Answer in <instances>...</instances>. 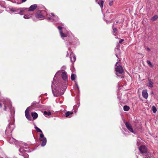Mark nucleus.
<instances>
[{
	"label": "nucleus",
	"instance_id": "obj_1",
	"mask_svg": "<svg viewBox=\"0 0 158 158\" xmlns=\"http://www.w3.org/2000/svg\"><path fill=\"white\" fill-rule=\"evenodd\" d=\"M61 72V71H59L55 74L51 85L52 92L55 97L62 95L67 87L66 86L62 85L61 79L58 77V74Z\"/></svg>",
	"mask_w": 158,
	"mask_h": 158
},
{
	"label": "nucleus",
	"instance_id": "obj_2",
	"mask_svg": "<svg viewBox=\"0 0 158 158\" xmlns=\"http://www.w3.org/2000/svg\"><path fill=\"white\" fill-rule=\"evenodd\" d=\"M47 10L43 5H40V20L45 19V17L46 16L48 18V19L52 22L53 21L55 22L59 20V18L57 16H55L53 17H49L48 15L47 14L46 11Z\"/></svg>",
	"mask_w": 158,
	"mask_h": 158
},
{
	"label": "nucleus",
	"instance_id": "obj_3",
	"mask_svg": "<svg viewBox=\"0 0 158 158\" xmlns=\"http://www.w3.org/2000/svg\"><path fill=\"white\" fill-rule=\"evenodd\" d=\"M58 29L59 30L60 35L62 38L67 37L66 41H67L66 42V44L68 47L69 46L72 45L73 44L71 42L73 38V36H69L67 33H63V31L62 30V27L60 26L57 27Z\"/></svg>",
	"mask_w": 158,
	"mask_h": 158
},
{
	"label": "nucleus",
	"instance_id": "obj_4",
	"mask_svg": "<svg viewBox=\"0 0 158 158\" xmlns=\"http://www.w3.org/2000/svg\"><path fill=\"white\" fill-rule=\"evenodd\" d=\"M119 61H118V62L116 63L115 65L116 74L118 77L122 78V75L123 72V69L121 66L119 65H117L119 63Z\"/></svg>",
	"mask_w": 158,
	"mask_h": 158
},
{
	"label": "nucleus",
	"instance_id": "obj_5",
	"mask_svg": "<svg viewBox=\"0 0 158 158\" xmlns=\"http://www.w3.org/2000/svg\"><path fill=\"white\" fill-rule=\"evenodd\" d=\"M139 150L142 154H145V156H146L145 158H150L151 156L150 153L147 152V148L145 145H141L139 148Z\"/></svg>",
	"mask_w": 158,
	"mask_h": 158
},
{
	"label": "nucleus",
	"instance_id": "obj_6",
	"mask_svg": "<svg viewBox=\"0 0 158 158\" xmlns=\"http://www.w3.org/2000/svg\"><path fill=\"white\" fill-rule=\"evenodd\" d=\"M40 141H41V146L44 147L47 143V139L44 137L42 131L40 129Z\"/></svg>",
	"mask_w": 158,
	"mask_h": 158
},
{
	"label": "nucleus",
	"instance_id": "obj_7",
	"mask_svg": "<svg viewBox=\"0 0 158 158\" xmlns=\"http://www.w3.org/2000/svg\"><path fill=\"white\" fill-rule=\"evenodd\" d=\"M125 124L127 128L130 132L133 133L135 134H136V132L134 131L132 125L130 123L128 122H126L125 123Z\"/></svg>",
	"mask_w": 158,
	"mask_h": 158
},
{
	"label": "nucleus",
	"instance_id": "obj_8",
	"mask_svg": "<svg viewBox=\"0 0 158 158\" xmlns=\"http://www.w3.org/2000/svg\"><path fill=\"white\" fill-rule=\"evenodd\" d=\"M61 77L63 80L65 81V83L68 81L67 74L65 71H64L62 72L61 74Z\"/></svg>",
	"mask_w": 158,
	"mask_h": 158
},
{
	"label": "nucleus",
	"instance_id": "obj_9",
	"mask_svg": "<svg viewBox=\"0 0 158 158\" xmlns=\"http://www.w3.org/2000/svg\"><path fill=\"white\" fill-rule=\"evenodd\" d=\"M30 109L27 108L25 111V115L27 118L29 120L31 121V117L29 113Z\"/></svg>",
	"mask_w": 158,
	"mask_h": 158
},
{
	"label": "nucleus",
	"instance_id": "obj_10",
	"mask_svg": "<svg viewBox=\"0 0 158 158\" xmlns=\"http://www.w3.org/2000/svg\"><path fill=\"white\" fill-rule=\"evenodd\" d=\"M115 55L116 57L119 60L118 61H120V60L119 58V55L120 56L121 54L119 48H116L115 49Z\"/></svg>",
	"mask_w": 158,
	"mask_h": 158
},
{
	"label": "nucleus",
	"instance_id": "obj_11",
	"mask_svg": "<svg viewBox=\"0 0 158 158\" xmlns=\"http://www.w3.org/2000/svg\"><path fill=\"white\" fill-rule=\"evenodd\" d=\"M70 58L71 61L73 63H74L76 60V56L72 52H71L70 54Z\"/></svg>",
	"mask_w": 158,
	"mask_h": 158
},
{
	"label": "nucleus",
	"instance_id": "obj_12",
	"mask_svg": "<svg viewBox=\"0 0 158 158\" xmlns=\"http://www.w3.org/2000/svg\"><path fill=\"white\" fill-rule=\"evenodd\" d=\"M37 7V4H34L31 5L29 8V11H33L35 10Z\"/></svg>",
	"mask_w": 158,
	"mask_h": 158
},
{
	"label": "nucleus",
	"instance_id": "obj_13",
	"mask_svg": "<svg viewBox=\"0 0 158 158\" xmlns=\"http://www.w3.org/2000/svg\"><path fill=\"white\" fill-rule=\"evenodd\" d=\"M142 95L143 97L145 99H147L148 98V95L147 90H143V91Z\"/></svg>",
	"mask_w": 158,
	"mask_h": 158
},
{
	"label": "nucleus",
	"instance_id": "obj_14",
	"mask_svg": "<svg viewBox=\"0 0 158 158\" xmlns=\"http://www.w3.org/2000/svg\"><path fill=\"white\" fill-rule=\"evenodd\" d=\"M96 2L99 5L101 8L103 7L104 3L103 1L99 0H96Z\"/></svg>",
	"mask_w": 158,
	"mask_h": 158
},
{
	"label": "nucleus",
	"instance_id": "obj_15",
	"mask_svg": "<svg viewBox=\"0 0 158 158\" xmlns=\"http://www.w3.org/2000/svg\"><path fill=\"white\" fill-rule=\"evenodd\" d=\"M149 83L147 84V85L149 87L152 88L153 87V83L151 81V80L150 79H148Z\"/></svg>",
	"mask_w": 158,
	"mask_h": 158
},
{
	"label": "nucleus",
	"instance_id": "obj_16",
	"mask_svg": "<svg viewBox=\"0 0 158 158\" xmlns=\"http://www.w3.org/2000/svg\"><path fill=\"white\" fill-rule=\"evenodd\" d=\"M31 115L33 120L36 119L38 116V114L35 112H31Z\"/></svg>",
	"mask_w": 158,
	"mask_h": 158
},
{
	"label": "nucleus",
	"instance_id": "obj_17",
	"mask_svg": "<svg viewBox=\"0 0 158 158\" xmlns=\"http://www.w3.org/2000/svg\"><path fill=\"white\" fill-rule=\"evenodd\" d=\"M42 113H43L46 116H49L51 115V113L50 111H42Z\"/></svg>",
	"mask_w": 158,
	"mask_h": 158
},
{
	"label": "nucleus",
	"instance_id": "obj_18",
	"mask_svg": "<svg viewBox=\"0 0 158 158\" xmlns=\"http://www.w3.org/2000/svg\"><path fill=\"white\" fill-rule=\"evenodd\" d=\"M129 109V107L127 105H125L123 107V110L125 111H128Z\"/></svg>",
	"mask_w": 158,
	"mask_h": 158
},
{
	"label": "nucleus",
	"instance_id": "obj_19",
	"mask_svg": "<svg viewBox=\"0 0 158 158\" xmlns=\"http://www.w3.org/2000/svg\"><path fill=\"white\" fill-rule=\"evenodd\" d=\"M72 114H73L72 112H71L70 111H68L67 112H66L65 114V116L66 117H68L70 115Z\"/></svg>",
	"mask_w": 158,
	"mask_h": 158
},
{
	"label": "nucleus",
	"instance_id": "obj_20",
	"mask_svg": "<svg viewBox=\"0 0 158 158\" xmlns=\"http://www.w3.org/2000/svg\"><path fill=\"white\" fill-rule=\"evenodd\" d=\"M158 17L157 15H154L152 18L151 20L152 21H155L157 19Z\"/></svg>",
	"mask_w": 158,
	"mask_h": 158
},
{
	"label": "nucleus",
	"instance_id": "obj_21",
	"mask_svg": "<svg viewBox=\"0 0 158 158\" xmlns=\"http://www.w3.org/2000/svg\"><path fill=\"white\" fill-rule=\"evenodd\" d=\"M76 75L73 74L71 75V79L72 81H74L76 78Z\"/></svg>",
	"mask_w": 158,
	"mask_h": 158
},
{
	"label": "nucleus",
	"instance_id": "obj_22",
	"mask_svg": "<svg viewBox=\"0 0 158 158\" xmlns=\"http://www.w3.org/2000/svg\"><path fill=\"white\" fill-rule=\"evenodd\" d=\"M147 62L151 68H152L153 67V65L151 63V62L150 61L147 60Z\"/></svg>",
	"mask_w": 158,
	"mask_h": 158
},
{
	"label": "nucleus",
	"instance_id": "obj_23",
	"mask_svg": "<svg viewBox=\"0 0 158 158\" xmlns=\"http://www.w3.org/2000/svg\"><path fill=\"white\" fill-rule=\"evenodd\" d=\"M35 17L37 18H40V11L38 10L35 14Z\"/></svg>",
	"mask_w": 158,
	"mask_h": 158
},
{
	"label": "nucleus",
	"instance_id": "obj_24",
	"mask_svg": "<svg viewBox=\"0 0 158 158\" xmlns=\"http://www.w3.org/2000/svg\"><path fill=\"white\" fill-rule=\"evenodd\" d=\"M152 111L154 113H156V112L157 110L156 107L155 106H153L152 107Z\"/></svg>",
	"mask_w": 158,
	"mask_h": 158
},
{
	"label": "nucleus",
	"instance_id": "obj_25",
	"mask_svg": "<svg viewBox=\"0 0 158 158\" xmlns=\"http://www.w3.org/2000/svg\"><path fill=\"white\" fill-rule=\"evenodd\" d=\"M117 30L116 28H113V33L114 34V35L115 36H116V35L115 34H114V33H115L116 31H117Z\"/></svg>",
	"mask_w": 158,
	"mask_h": 158
},
{
	"label": "nucleus",
	"instance_id": "obj_26",
	"mask_svg": "<svg viewBox=\"0 0 158 158\" xmlns=\"http://www.w3.org/2000/svg\"><path fill=\"white\" fill-rule=\"evenodd\" d=\"M114 0H109V4L110 6H112L113 4V2Z\"/></svg>",
	"mask_w": 158,
	"mask_h": 158
},
{
	"label": "nucleus",
	"instance_id": "obj_27",
	"mask_svg": "<svg viewBox=\"0 0 158 158\" xmlns=\"http://www.w3.org/2000/svg\"><path fill=\"white\" fill-rule=\"evenodd\" d=\"M29 16L28 15H24L23 17L25 19H29Z\"/></svg>",
	"mask_w": 158,
	"mask_h": 158
},
{
	"label": "nucleus",
	"instance_id": "obj_28",
	"mask_svg": "<svg viewBox=\"0 0 158 158\" xmlns=\"http://www.w3.org/2000/svg\"><path fill=\"white\" fill-rule=\"evenodd\" d=\"M35 128L37 132H40V128H38V127H35Z\"/></svg>",
	"mask_w": 158,
	"mask_h": 158
},
{
	"label": "nucleus",
	"instance_id": "obj_29",
	"mask_svg": "<svg viewBox=\"0 0 158 158\" xmlns=\"http://www.w3.org/2000/svg\"><path fill=\"white\" fill-rule=\"evenodd\" d=\"M140 141L139 139H137V144L138 146L140 145Z\"/></svg>",
	"mask_w": 158,
	"mask_h": 158
},
{
	"label": "nucleus",
	"instance_id": "obj_30",
	"mask_svg": "<svg viewBox=\"0 0 158 158\" xmlns=\"http://www.w3.org/2000/svg\"><path fill=\"white\" fill-rule=\"evenodd\" d=\"M24 11V10H20L19 12L18 13V14H19L21 15H22V13Z\"/></svg>",
	"mask_w": 158,
	"mask_h": 158
},
{
	"label": "nucleus",
	"instance_id": "obj_31",
	"mask_svg": "<svg viewBox=\"0 0 158 158\" xmlns=\"http://www.w3.org/2000/svg\"><path fill=\"white\" fill-rule=\"evenodd\" d=\"M123 41H124V40H123V39H121V40H119V43H120V44H122V42H123Z\"/></svg>",
	"mask_w": 158,
	"mask_h": 158
},
{
	"label": "nucleus",
	"instance_id": "obj_32",
	"mask_svg": "<svg viewBox=\"0 0 158 158\" xmlns=\"http://www.w3.org/2000/svg\"><path fill=\"white\" fill-rule=\"evenodd\" d=\"M75 84H76V86H77V89H79V86H78V85H77V83H75Z\"/></svg>",
	"mask_w": 158,
	"mask_h": 158
},
{
	"label": "nucleus",
	"instance_id": "obj_33",
	"mask_svg": "<svg viewBox=\"0 0 158 158\" xmlns=\"http://www.w3.org/2000/svg\"><path fill=\"white\" fill-rule=\"evenodd\" d=\"M120 45L118 43L117 45V48H119Z\"/></svg>",
	"mask_w": 158,
	"mask_h": 158
},
{
	"label": "nucleus",
	"instance_id": "obj_34",
	"mask_svg": "<svg viewBox=\"0 0 158 158\" xmlns=\"http://www.w3.org/2000/svg\"><path fill=\"white\" fill-rule=\"evenodd\" d=\"M27 0H22L21 1V2L22 3H23V2H25Z\"/></svg>",
	"mask_w": 158,
	"mask_h": 158
},
{
	"label": "nucleus",
	"instance_id": "obj_35",
	"mask_svg": "<svg viewBox=\"0 0 158 158\" xmlns=\"http://www.w3.org/2000/svg\"><path fill=\"white\" fill-rule=\"evenodd\" d=\"M61 69H66V67L65 66H63L61 68Z\"/></svg>",
	"mask_w": 158,
	"mask_h": 158
},
{
	"label": "nucleus",
	"instance_id": "obj_36",
	"mask_svg": "<svg viewBox=\"0 0 158 158\" xmlns=\"http://www.w3.org/2000/svg\"><path fill=\"white\" fill-rule=\"evenodd\" d=\"M24 156H26V157H24V158H28V155L27 154H26Z\"/></svg>",
	"mask_w": 158,
	"mask_h": 158
},
{
	"label": "nucleus",
	"instance_id": "obj_37",
	"mask_svg": "<svg viewBox=\"0 0 158 158\" xmlns=\"http://www.w3.org/2000/svg\"><path fill=\"white\" fill-rule=\"evenodd\" d=\"M51 15L53 17L55 16V15L53 13H51Z\"/></svg>",
	"mask_w": 158,
	"mask_h": 158
},
{
	"label": "nucleus",
	"instance_id": "obj_38",
	"mask_svg": "<svg viewBox=\"0 0 158 158\" xmlns=\"http://www.w3.org/2000/svg\"><path fill=\"white\" fill-rule=\"evenodd\" d=\"M4 110H6V106H4Z\"/></svg>",
	"mask_w": 158,
	"mask_h": 158
},
{
	"label": "nucleus",
	"instance_id": "obj_39",
	"mask_svg": "<svg viewBox=\"0 0 158 158\" xmlns=\"http://www.w3.org/2000/svg\"><path fill=\"white\" fill-rule=\"evenodd\" d=\"M67 55H66V57H68L69 55V53H68V52H67Z\"/></svg>",
	"mask_w": 158,
	"mask_h": 158
},
{
	"label": "nucleus",
	"instance_id": "obj_40",
	"mask_svg": "<svg viewBox=\"0 0 158 158\" xmlns=\"http://www.w3.org/2000/svg\"><path fill=\"white\" fill-rule=\"evenodd\" d=\"M147 50H148V51H149L150 50V48H147Z\"/></svg>",
	"mask_w": 158,
	"mask_h": 158
},
{
	"label": "nucleus",
	"instance_id": "obj_41",
	"mask_svg": "<svg viewBox=\"0 0 158 158\" xmlns=\"http://www.w3.org/2000/svg\"><path fill=\"white\" fill-rule=\"evenodd\" d=\"M0 107L1 108L2 107V104H1V103L0 102Z\"/></svg>",
	"mask_w": 158,
	"mask_h": 158
},
{
	"label": "nucleus",
	"instance_id": "obj_42",
	"mask_svg": "<svg viewBox=\"0 0 158 158\" xmlns=\"http://www.w3.org/2000/svg\"><path fill=\"white\" fill-rule=\"evenodd\" d=\"M114 27V25H113V26H112V28H113Z\"/></svg>",
	"mask_w": 158,
	"mask_h": 158
},
{
	"label": "nucleus",
	"instance_id": "obj_43",
	"mask_svg": "<svg viewBox=\"0 0 158 158\" xmlns=\"http://www.w3.org/2000/svg\"><path fill=\"white\" fill-rule=\"evenodd\" d=\"M118 23V22H116V23H117V24Z\"/></svg>",
	"mask_w": 158,
	"mask_h": 158
},
{
	"label": "nucleus",
	"instance_id": "obj_44",
	"mask_svg": "<svg viewBox=\"0 0 158 158\" xmlns=\"http://www.w3.org/2000/svg\"><path fill=\"white\" fill-rule=\"evenodd\" d=\"M13 12H15V11H13Z\"/></svg>",
	"mask_w": 158,
	"mask_h": 158
}]
</instances>
